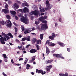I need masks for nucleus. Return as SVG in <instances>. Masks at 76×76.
I'll list each match as a JSON object with an SVG mask.
<instances>
[{
    "label": "nucleus",
    "mask_w": 76,
    "mask_h": 76,
    "mask_svg": "<svg viewBox=\"0 0 76 76\" xmlns=\"http://www.w3.org/2000/svg\"><path fill=\"white\" fill-rule=\"evenodd\" d=\"M20 21L21 22H23L25 24L28 25V23H29V20L27 19L26 17L22 16L20 19Z\"/></svg>",
    "instance_id": "1"
},
{
    "label": "nucleus",
    "mask_w": 76,
    "mask_h": 76,
    "mask_svg": "<svg viewBox=\"0 0 76 76\" xmlns=\"http://www.w3.org/2000/svg\"><path fill=\"white\" fill-rule=\"evenodd\" d=\"M53 56L54 57H56V58H62V59H64V57H63V55L61 54H53Z\"/></svg>",
    "instance_id": "2"
},
{
    "label": "nucleus",
    "mask_w": 76,
    "mask_h": 76,
    "mask_svg": "<svg viewBox=\"0 0 76 76\" xmlns=\"http://www.w3.org/2000/svg\"><path fill=\"white\" fill-rule=\"evenodd\" d=\"M0 42L2 44H5V41H6V39L4 37H1L0 38Z\"/></svg>",
    "instance_id": "3"
},
{
    "label": "nucleus",
    "mask_w": 76,
    "mask_h": 76,
    "mask_svg": "<svg viewBox=\"0 0 76 76\" xmlns=\"http://www.w3.org/2000/svg\"><path fill=\"white\" fill-rule=\"evenodd\" d=\"M47 24H42L41 26V29L42 30H45L46 29H48V27L47 26Z\"/></svg>",
    "instance_id": "4"
},
{
    "label": "nucleus",
    "mask_w": 76,
    "mask_h": 76,
    "mask_svg": "<svg viewBox=\"0 0 76 76\" xmlns=\"http://www.w3.org/2000/svg\"><path fill=\"white\" fill-rule=\"evenodd\" d=\"M36 73H41L42 75H44V74H45L46 73V72L45 71L43 72V71L38 70V69H37L36 70Z\"/></svg>",
    "instance_id": "5"
},
{
    "label": "nucleus",
    "mask_w": 76,
    "mask_h": 76,
    "mask_svg": "<svg viewBox=\"0 0 76 76\" xmlns=\"http://www.w3.org/2000/svg\"><path fill=\"white\" fill-rule=\"evenodd\" d=\"M52 36L49 37V38L51 40H54V37H56V34L54 33H52Z\"/></svg>",
    "instance_id": "6"
},
{
    "label": "nucleus",
    "mask_w": 76,
    "mask_h": 76,
    "mask_svg": "<svg viewBox=\"0 0 76 76\" xmlns=\"http://www.w3.org/2000/svg\"><path fill=\"white\" fill-rule=\"evenodd\" d=\"M50 41L49 40V41L48 42V44L49 46H50L51 47H54V46L56 45V44L51 42H50Z\"/></svg>",
    "instance_id": "7"
},
{
    "label": "nucleus",
    "mask_w": 76,
    "mask_h": 76,
    "mask_svg": "<svg viewBox=\"0 0 76 76\" xmlns=\"http://www.w3.org/2000/svg\"><path fill=\"white\" fill-rule=\"evenodd\" d=\"M46 6L47 7V8H45V10H50L53 7V5H52L49 4L46 5Z\"/></svg>",
    "instance_id": "8"
},
{
    "label": "nucleus",
    "mask_w": 76,
    "mask_h": 76,
    "mask_svg": "<svg viewBox=\"0 0 76 76\" xmlns=\"http://www.w3.org/2000/svg\"><path fill=\"white\" fill-rule=\"evenodd\" d=\"M52 68V65H49L46 67V72H50V69Z\"/></svg>",
    "instance_id": "9"
},
{
    "label": "nucleus",
    "mask_w": 76,
    "mask_h": 76,
    "mask_svg": "<svg viewBox=\"0 0 76 76\" xmlns=\"http://www.w3.org/2000/svg\"><path fill=\"white\" fill-rule=\"evenodd\" d=\"M23 12L24 13H26V12H29V10L27 7H25L23 9Z\"/></svg>",
    "instance_id": "10"
},
{
    "label": "nucleus",
    "mask_w": 76,
    "mask_h": 76,
    "mask_svg": "<svg viewBox=\"0 0 76 76\" xmlns=\"http://www.w3.org/2000/svg\"><path fill=\"white\" fill-rule=\"evenodd\" d=\"M37 51V50L35 49H32L30 50V52L31 53H35Z\"/></svg>",
    "instance_id": "11"
},
{
    "label": "nucleus",
    "mask_w": 76,
    "mask_h": 76,
    "mask_svg": "<svg viewBox=\"0 0 76 76\" xmlns=\"http://www.w3.org/2000/svg\"><path fill=\"white\" fill-rule=\"evenodd\" d=\"M46 53L47 54V55H48L49 54H50V49H49V48H48V47H46Z\"/></svg>",
    "instance_id": "12"
},
{
    "label": "nucleus",
    "mask_w": 76,
    "mask_h": 76,
    "mask_svg": "<svg viewBox=\"0 0 76 76\" xmlns=\"http://www.w3.org/2000/svg\"><path fill=\"white\" fill-rule=\"evenodd\" d=\"M34 12L35 16H38L39 15V11H38V10H35L34 11Z\"/></svg>",
    "instance_id": "13"
},
{
    "label": "nucleus",
    "mask_w": 76,
    "mask_h": 76,
    "mask_svg": "<svg viewBox=\"0 0 76 76\" xmlns=\"http://www.w3.org/2000/svg\"><path fill=\"white\" fill-rule=\"evenodd\" d=\"M57 43V44H59V45L61 46V47H64V46H65V45H64V43H62V42H58Z\"/></svg>",
    "instance_id": "14"
},
{
    "label": "nucleus",
    "mask_w": 76,
    "mask_h": 76,
    "mask_svg": "<svg viewBox=\"0 0 76 76\" xmlns=\"http://www.w3.org/2000/svg\"><path fill=\"white\" fill-rule=\"evenodd\" d=\"M22 6L25 7V6H28L29 5L28 4V3L26 2L25 1L24 3H22Z\"/></svg>",
    "instance_id": "15"
},
{
    "label": "nucleus",
    "mask_w": 76,
    "mask_h": 76,
    "mask_svg": "<svg viewBox=\"0 0 76 76\" xmlns=\"http://www.w3.org/2000/svg\"><path fill=\"white\" fill-rule=\"evenodd\" d=\"M14 6L15 7V9H18L19 7V5L17 3H15L14 4Z\"/></svg>",
    "instance_id": "16"
},
{
    "label": "nucleus",
    "mask_w": 76,
    "mask_h": 76,
    "mask_svg": "<svg viewBox=\"0 0 76 76\" xmlns=\"http://www.w3.org/2000/svg\"><path fill=\"white\" fill-rule=\"evenodd\" d=\"M2 12H4L5 14H6V13H8V12H9L8 10H7V9H2Z\"/></svg>",
    "instance_id": "17"
},
{
    "label": "nucleus",
    "mask_w": 76,
    "mask_h": 76,
    "mask_svg": "<svg viewBox=\"0 0 76 76\" xmlns=\"http://www.w3.org/2000/svg\"><path fill=\"white\" fill-rule=\"evenodd\" d=\"M53 60H50L48 61H45V63L46 64H48V63H51L53 61Z\"/></svg>",
    "instance_id": "18"
},
{
    "label": "nucleus",
    "mask_w": 76,
    "mask_h": 76,
    "mask_svg": "<svg viewBox=\"0 0 76 76\" xmlns=\"http://www.w3.org/2000/svg\"><path fill=\"white\" fill-rule=\"evenodd\" d=\"M24 34H28L30 32L28 31V29H26L24 31Z\"/></svg>",
    "instance_id": "19"
},
{
    "label": "nucleus",
    "mask_w": 76,
    "mask_h": 76,
    "mask_svg": "<svg viewBox=\"0 0 76 76\" xmlns=\"http://www.w3.org/2000/svg\"><path fill=\"white\" fill-rule=\"evenodd\" d=\"M39 20L40 22H42V20H44V17H41L39 18Z\"/></svg>",
    "instance_id": "20"
},
{
    "label": "nucleus",
    "mask_w": 76,
    "mask_h": 76,
    "mask_svg": "<svg viewBox=\"0 0 76 76\" xmlns=\"http://www.w3.org/2000/svg\"><path fill=\"white\" fill-rule=\"evenodd\" d=\"M43 36H44V34H42L40 35V38L41 40L43 39Z\"/></svg>",
    "instance_id": "21"
},
{
    "label": "nucleus",
    "mask_w": 76,
    "mask_h": 76,
    "mask_svg": "<svg viewBox=\"0 0 76 76\" xmlns=\"http://www.w3.org/2000/svg\"><path fill=\"white\" fill-rule=\"evenodd\" d=\"M7 26L9 28H11L12 27V23L10 22L9 24H8Z\"/></svg>",
    "instance_id": "22"
},
{
    "label": "nucleus",
    "mask_w": 76,
    "mask_h": 76,
    "mask_svg": "<svg viewBox=\"0 0 76 76\" xmlns=\"http://www.w3.org/2000/svg\"><path fill=\"white\" fill-rule=\"evenodd\" d=\"M26 40H27V41H31V38H30V36H28L27 37H26Z\"/></svg>",
    "instance_id": "23"
},
{
    "label": "nucleus",
    "mask_w": 76,
    "mask_h": 76,
    "mask_svg": "<svg viewBox=\"0 0 76 76\" xmlns=\"http://www.w3.org/2000/svg\"><path fill=\"white\" fill-rule=\"evenodd\" d=\"M39 42L40 44H41V40L39 39L37 40V44H39Z\"/></svg>",
    "instance_id": "24"
},
{
    "label": "nucleus",
    "mask_w": 76,
    "mask_h": 76,
    "mask_svg": "<svg viewBox=\"0 0 76 76\" xmlns=\"http://www.w3.org/2000/svg\"><path fill=\"white\" fill-rule=\"evenodd\" d=\"M0 23L1 25H4V20H2L1 21H0Z\"/></svg>",
    "instance_id": "25"
},
{
    "label": "nucleus",
    "mask_w": 76,
    "mask_h": 76,
    "mask_svg": "<svg viewBox=\"0 0 76 76\" xmlns=\"http://www.w3.org/2000/svg\"><path fill=\"white\" fill-rule=\"evenodd\" d=\"M11 14L12 15H16V12H15V11H12Z\"/></svg>",
    "instance_id": "26"
},
{
    "label": "nucleus",
    "mask_w": 76,
    "mask_h": 76,
    "mask_svg": "<svg viewBox=\"0 0 76 76\" xmlns=\"http://www.w3.org/2000/svg\"><path fill=\"white\" fill-rule=\"evenodd\" d=\"M37 39L36 38H34L33 40V41L34 43H35L37 42Z\"/></svg>",
    "instance_id": "27"
},
{
    "label": "nucleus",
    "mask_w": 76,
    "mask_h": 76,
    "mask_svg": "<svg viewBox=\"0 0 76 76\" xmlns=\"http://www.w3.org/2000/svg\"><path fill=\"white\" fill-rule=\"evenodd\" d=\"M7 18V19L9 20L11 19L10 18V15H7L6 16Z\"/></svg>",
    "instance_id": "28"
},
{
    "label": "nucleus",
    "mask_w": 76,
    "mask_h": 76,
    "mask_svg": "<svg viewBox=\"0 0 76 76\" xmlns=\"http://www.w3.org/2000/svg\"><path fill=\"white\" fill-rule=\"evenodd\" d=\"M36 47L37 48V50H39V45H36Z\"/></svg>",
    "instance_id": "29"
},
{
    "label": "nucleus",
    "mask_w": 76,
    "mask_h": 76,
    "mask_svg": "<svg viewBox=\"0 0 76 76\" xmlns=\"http://www.w3.org/2000/svg\"><path fill=\"white\" fill-rule=\"evenodd\" d=\"M2 55L3 56L4 58H8L7 57V56H6V55L5 54H3Z\"/></svg>",
    "instance_id": "30"
},
{
    "label": "nucleus",
    "mask_w": 76,
    "mask_h": 76,
    "mask_svg": "<svg viewBox=\"0 0 76 76\" xmlns=\"http://www.w3.org/2000/svg\"><path fill=\"white\" fill-rule=\"evenodd\" d=\"M32 60L31 61H33L35 60V56H33L32 57Z\"/></svg>",
    "instance_id": "31"
},
{
    "label": "nucleus",
    "mask_w": 76,
    "mask_h": 76,
    "mask_svg": "<svg viewBox=\"0 0 76 76\" xmlns=\"http://www.w3.org/2000/svg\"><path fill=\"white\" fill-rule=\"evenodd\" d=\"M46 5H50V2H49V1L48 0H47L46 1Z\"/></svg>",
    "instance_id": "32"
},
{
    "label": "nucleus",
    "mask_w": 76,
    "mask_h": 76,
    "mask_svg": "<svg viewBox=\"0 0 76 76\" xmlns=\"http://www.w3.org/2000/svg\"><path fill=\"white\" fill-rule=\"evenodd\" d=\"M14 29H15V32H18V28L16 27H15Z\"/></svg>",
    "instance_id": "33"
},
{
    "label": "nucleus",
    "mask_w": 76,
    "mask_h": 76,
    "mask_svg": "<svg viewBox=\"0 0 76 76\" xmlns=\"http://www.w3.org/2000/svg\"><path fill=\"white\" fill-rule=\"evenodd\" d=\"M2 36H3V37H6L7 35H6V34L3 33V32H2Z\"/></svg>",
    "instance_id": "34"
},
{
    "label": "nucleus",
    "mask_w": 76,
    "mask_h": 76,
    "mask_svg": "<svg viewBox=\"0 0 76 76\" xmlns=\"http://www.w3.org/2000/svg\"><path fill=\"white\" fill-rule=\"evenodd\" d=\"M21 28L23 31L25 30V28H24V26H21Z\"/></svg>",
    "instance_id": "35"
},
{
    "label": "nucleus",
    "mask_w": 76,
    "mask_h": 76,
    "mask_svg": "<svg viewBox=\"0 0 76 76\" xmlns=\"http://www.w3.org/2000/svg\"><path fill=\"white\" fill-rule=\"evenodd\" d=\"M26 39L25 37H24L22 39L21 41H26Z\"/></svg>",
    "instance_id": "36"
},
{
    "label": "nucleus",
    "mask_w": 76,
    "mask_h": 76,
    "mask_svg": "<svg viewBox=\"0 0 76 76\" xmlns=\"http://www.w3.org/2000/svg\"><path fill=\"white\" fill-rule=\"evenodd\" d=\"M30 15H34V11H33L31 12L30 13Z\"/></svg>",
    "instance_id": "37"
},
{
    "label": "nucleus",
    "mask_w": 76,
    "mask_h": 76,
    "mask_svg": "<svg viewBox=\"0 0 76 76\" xmlns=\"http://www.w3.org/2000/svg\"><path fill=\"white\" fill-rule=\"evenodd\" d=\"M18 16L19 17H21V18H22V16H22V14H21L20 13L18 15Z\"/></svg>",
    "instance_id": "38"
},
{
    "label": "nucleus",
    "mask_w": 76,
    "mask_h": 76,
    "mask_svg": "<svg viewBox=\"0 0 76 76\" xmlns=\"http://www.w3.org/2000/svg\"><path fill=\"white\" fill-rule=\"evenodd\" d=\"M64 76H69V74L65 72L64 74Z\"/></svg>",
    "instance_id": "39"
},
{
    "label": "nucleus",
    "mask_w": 76,
    "mask_h": 76,
    "mask_svg": "<svg viewBox=\"0 0 76 76\" xmlns=\"http://www.w3.org/2000/svg\"><path fill=\"white\" fill-rule=\"evenodd\" d=\"M18 12H23V9H20L18 10Z\"/></svg>",
    "instance_id": "40"
},
{
    "label": "nucleus",
    "mask_w": 76,
    "mask_h": 76,
    "mask_svg": "<svg viewBox=\"0 0 76 76\" xmlns=\"http://www.w3.org/2000/svg\"><path fill=\"white\" fill-rule=\"evenodd\" d=\"M42 22V23H45V24H47V21L46 20H43Z\"/></svg>",
    "instance_id": "41"
},
{
    "label": "nucleus",
    "mask_w": 76,
    "mask_h": 76,
    "mask_svg": "<svg viewBox=\"0 0 76 76\" xmlns=\"http://www.w3.org/2000/svg\"><path fill=\"white\" fill-rule=\"evenodd\" d=\"M5 38H7V40H8V39H10V37H8L7 36H5Z\"/></svg>",
    "instance_id": "42"
},
{
    "label": "nucleus",
    "mask_w": 76,
    "mask_h": 76,
    "mask_svg": "<svg viewBox=\"0 0 76 76\" xmlns=\"http://www.w3.org/2000/svg\"><path fill=\"white\" fill-rule=\"evenodd\" d=\"M18 48L20 50H22V46L21 45L20 46V47L18 46Z\"/></svg>",
    "instance_id": "43"
},
{
    "label": "nucleus",
    "mask_w": 76,
    "mask_h": 76,
    "mask_svg": "<svg viewBox=\"0 0 76 76\" xmlns=\"http://www.w3.org/2000/svg\"><path fill=\"white\" fill-rule=\"evenodd\" d=\"M8 5L6 4L5 7V9H8Z\"/></svg>",
    "instance_id": "44"
},
{
    "label": "nucleus",
    "mask_w": 76,
    "mask_h": 76,
    "mask_svg": "<svg viewBox=\"0 0 76 76\" xmlns=\"http://www.w3.org/2000/svg\"><path fill=\"white\" fill-rule=\"evenodd\" d=\"M39 23V21H36L35 22V24H36V25H38Z\"/></svg>",
    "instance_id": "45"
},
{
    "label": "nucleus",
    "mask_w": 76,
    "mask_h": 76,
    "mask_svg": "<svg viewBox=\"0 0 76 76\" xmlns=\"http://www.w3.org/2000/svg\"><path fill=\"white\" fill-rule=\"evenodd\" d=\"M4 61L5 62H6V63L7 62V59L6 58H5L4 59Z\"/></svg>",
    "instance_id": "46"
},
{
    "label": "nucleus",
    "mask_w": 76,
    "mask_h": 76,
    "mask_svg": "<svg viewBox=\"0 0 76 76\" xmlns=\"http://www.w3.org/2000/svg\"><path fill=\"white\" fill-rule=\"evenodd\" d=\"M6 21L7 23H10V22H11L10 20H7Z\"/></svg>",
    "instance_id": "47"
},
{
    "label": "nucleus",
    "mask_w": 76,
    "mask_h": 76,
    "mask_svg": "<svg viewBox=\"0 0 76 76\" xmlns=\"http://www.w3.org/2000/svg\"><path fill=\"white\" fill-rule=\"evenodd\" d=\"M17 3H18L19 4H21V2H20L19 1H17Z\"/></svg>",
    "instance_id": "48"
},
{
    "label": "nucleus",
    "mask_w": 76,
    "mask_h": 76,
    "mask_svg": "<svg viewBox=\"0 0 76 76\" xmlns=\"http://www.w3.org/2000/svg\"><path fill=\"white\" fill-rule=\"evenodd\" d=\"M15 18L16 20H19V18H18V17H17V16H15Z\"/></svg>",
    "instance_id": "49"
},
{
    "label": "nucleus",
    "mask_w": 76,
    "mask_h": 76,
    "mask_svg": "<svg viewBox=\"0 0 76 76\" xmlns=\"http://www.w3.org/2000/svg\"><path fill=\"white\" fill-rule=\"evenodd\" d=\"M59 75L60 76H64V74L63 73H60L59 74Z\"/></svg>",
    "instance_id": "50"
},
{
    "label": "nucleus",
    "mask_w": 76,
    "mask_h": 76,
    "mask_svg": "<svg viewBox=\"0 0 76 76\" xmlns=\"http://www.w3.org/2000/svg\"><path fill=\"white\" fill-rule=\"evenodd\" d=\"M67 50L68 52H70V49L69 48H67Z\"/></svg>",
    "instance_id": "51"
},
{
    "label": "nucleus",
    "mask_w": 76,
    "mask_h": 76,
    "mask_svg": "<svg viewBox=\"0 0 76 76\" xmlns=\"http://www.w3.org/2000/svg\"><path fill=\"white\" fill-rule=\"evenodd\" d=\"M12 35V33H8V35H9V36H11Z\"/></svg>",
    "instance_id": "52"
},
{
    "label": "nucleus",
    "mask_w": 76,
    "mask_h": 76,
    "mask_svg": "<svg viewBox=\"0 0 76 76\" xmlns=\"http://www.w3.org/2000/svg\"><path fill=\"white\" fill-rule=\"evenodd\" d=\"M30 46H31V45H28L26 46V48H28Z\"/></svg>",
    "instance_id": "53"
},
{
    "label": "nucleus",
    "mask_w": 76,
    "mask_h": 76,
    "mask_svg": "<svg viewBox=\"0 0 76 76\" xmlns=\"http://www.w3.org/2000/svg\"><path fill=\"white\" fill-rule=\"evenodd\" d=\"M34 16H32L31 18V20H33V19H34Z\"/></svg>",
    "instance_id": "54"
},
{
    "label": "nucleus",
    "mask_w": 76,
    "mask_h": 76,
    "mask_svg": "<svg viewBox=\"0 0 76 76\" xmlns=\"http://www.w3.org/2000/svg\"><path fill=\"white\" fill-rule=\"evenodd\" d=\"M61 18H60V19H59V22H62L61 21Z\"/></svg>",
    "instance_id": "55"
},
{
    "label": "nucleus",
    "mask_w": 76,
    "mask_h": 76,
    "mask_svg": "<svg viewBox=\"0 0 76 76\" xmlns=\"http://www.w3.org/2000/svg\"><path fill=\"white\" fill-rule=\"evenodd\" d=\"M23 58H20L19 59V61H20V60H23Z\"/></svg>",
    "instance_id": "56"
},
{
    "label": "nucleus",
    "mask_w": 76,
    "mask_h": 76,
    "mask_svg": "<svg viewBox=\"0 0 76 76\" xmlns=\"http://www.w3.org/2000/svg\"><path fill=\"white\" fill-rule=\"evenodd\" d=\"M44 20H45V19H46V18H47V16H44Z\"/></svg>",
    "instance_id": "57"
},
{
    "label": "nucleus",
    "mask_w": 76,
    "mask_h": 76,
    "mask_svg": "<svg viewBox=\"0 0 76 76\" xmlns=\"http://www.w3.org/2000/svg\"><path fill=\"white\" fill-rule=\"evenodd\" d=\"M16 65H17V66H20V65H21V64H16Z\"/></svg>",
    "instance_id": "58"
},
{
    "label": "nucleus",
    "mask_w": 76,
    "mask_h": 76,
    "mask_svg": "<svg viewBox=\"0 0 76 76\" xmlns=\"http://www.w3.org/2000/svg\"><path fill=\"white\" fill-rule=\"evenodd\" d=\"M27 67H30V65L29 64H27Z\"/></svg>",
    "instance_id": "59"
},
{
    "label": "nucleus",
    "mask_w": 76,
    "mask_h": 76,
    "mask_svg": "<svg viewBox=\"0 0 76 76\" xmlns=\"http://www.w3.org/2000/svg\"><path fill=\"white\" fill-rule=\"evenodd\" d=\"M28 32L29 31H30V32H31V28H29L28 29Z\"/></svg>",
    "instance_id": "60"
},
{
    "label": "nucleus",
    "mask_w": 76,
    "mask_h": 76,
    "mask_svg": "<svg viewBox=\"0 0 76 76\" xmlns=\"http://www.w3.org/2000/svg\"><path fill=\"white\" fill-rule=\"evenodd\" d=\"M22 44L23 45H25V42H22Z\"/></svg>",
    "instance_id": "61"
},
{
    "label": "nucleus",
    "mask_w": 76,
    "mask_h": 76,
    "mask_svg": "<svg viewBox=\"0 0 76 76\" xmlns=\"http://www.w3.org/2000/svg\"><path fill=\"white\" fill-rule=\"evenodd\" d=\"M18 37L19 38H21L22 37V35H20L18 36Z\"/></svg>",
    "instance_id": "62"
},
{
    "label": "nucleus",
    "mask_w": 76,
    "mask_h": 76,
    "mask_svg": "<svg viewBox=\"0 0 76 76\" xmlns=\"http://www.w3.org/2000/svg\"><path fill=\"white\" fill-rule=\"evenodd\" d=\"M54 52H55V50H52V51H51V52L52 53H54Z\"/></svg>",
    "instance_id": "63"
},
{
    "label": "nucleus",
    "mask_w": 76,
    "mask_h": 76,
    "mask_svg": "<svg viewBox=\"0 0 76 76\" xmlns=\"http://www.w3.org/2000/svg\"><path fill=\"white\" fill-rule=\"evenodd\" d=\"M9 44H10L11 45H13V44L11 42H9Z\"/></svg>",
    "instance_id": "64"
}]
</instances>
